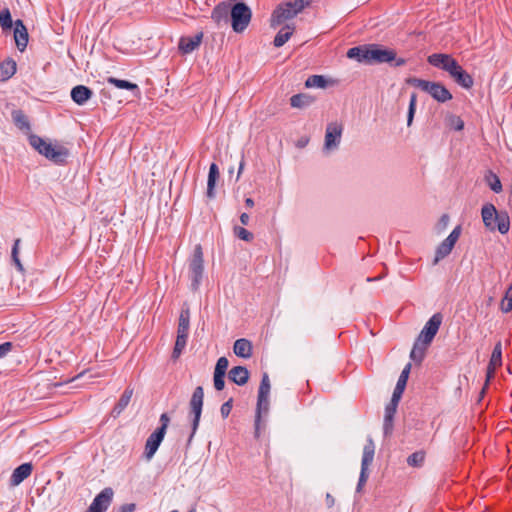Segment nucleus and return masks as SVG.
I'll list each match as a JSON object with an SVG mask.
<instances>
[{"instance_id":"4d7b16f0","label":"nucleus","mask_w":512,"mask_h":512,"mask_svg":"<svg viewBox=\"0 0 512 512\" xmlns=\"http://www.w3.org/2000/svg\"><path fill=\"white\" fill-rule=\"evenodd\" d=\"M18 240L16 241L14 247H13V251H12V255H13V258H14V261L17 265V267L22 270V264L20 263L19 259L17 258L16 254H17V245H18Z\"/></svg>"},{"instance_id":"7ed1b4c3","label":"nucleus","mask_w":512,"mask_h":512,"mask_svg":"<svg viewBox=\"0 0 512 512\" xmlns=\"http://www.w3.org/2000/svg\"><path fill=\"white\" fill-rule=\"evenodd\" d=\"M29 143L41 155L55 163L64 162L69 155L65 147L53 144L37 135H30Z\"/></svg>"},{"instance_id":"a878e982","label":"nucleus","mask_w":512,"mask_h":512,"mask_svg":"<svg viewBox=\"0 0 512 512\" xmlns=\"http://www.w3.org/2000/svg\"><path fill=\"white\" fill-rule=\"evenodd\" d=\"M16 72V62L8 59L0 63V81L10 79Z\"/></svg>"},{"instance_id":"bb28decb","label":"nucleus","mask_w":512,"mask_h":512,"mask_svg":"<svg viewBox=\"0 0 512 512\" xmlns=\"http://www.w3.org/2000/svg\"><path fill=\"white\" fill-rule=\"evenodd\" d=\"M314 102V98L308 94H296L290 98V104L293 108H306Z\"/></svg>"},{"instance_id":"1a4fd4ad","label":"nucleus","mask_w":512,"mask_h":512,"mask_svg":"<svg viewBox=\"0 0 512 512\" xmlns=\"http://www.w3.org/2000/svg\"><path fill=\"white\" fill-rule=\"evenodd\" d=\"M204 271L203 252L200 245L194 249L192 259L189 263V276L192 280V289L197 290Z\"/></svg>"},{"instance_id":"603ef678","label":"nucleus","mask_w":512,"mask_h":512,"mask_svg":"<svg viewBox=\"0 0 512 512\" xmlns=\"http://www.w3.org/2000/svg\"><path fill=\"white\" fill-rule=\"evenodd\" d=\"M231 409H232V404H231V400L225 402L221 408H220V412H221V415L226 418L230 412H231Z\"/></svg>"},{"instance_id":"c756f323","label":"nucleus","mask_w":512,"mask_h":512,"mask_svg":"<svg viewBox=\"0 0 512 512\" xmlns=\"http://www.w3.org/2000/svg\"><path fill=\"white\" fill-rule=\"evenodd\" d=\"M398 405L389 403L385 408V416H384V433L389 434L392 430V419L396 412Z\"/></svg>"},{"instance_id":"6ab92c4d","label":"nucleus","mask_w":512,"mask_h":512,"mask_svg":"<svg viewBox=\"0 0 512 512\" xmlns=\"http://www.w3.org/2000/svg\"><path fill=\"white\" fill-rule=\"evenodd\" d=\"M231 15V7L226 3L217 5L212 12V19L218 24H227Z\"/></svg>"},{"instance_id":"4c0bfd02","label":"nucleus","mask_w":512,"mask_h":512,"mask_svg":"<svg viewBox=\"0 0 512 512\" xmlns=\"http://www.w3.org/2000/svg\"><path fill=\"white\" fill-rule=\"evenodd\" d=\"M417 96L413 93L410 97L408 115H407V126H411L413 123L414 115L416 112Z\"/></svg>"},{"instance_id":"8fccbe9b","label":"nucleus","mask_w":512,"mask_h":512,"mask_svg":"<svg viewBox=\"0 0 512 512\" xmlns=\"http://www.w3.org/2000/svg\"><path fill=\"white\" fill-rule=\"evenodd\" d=\"M217 178L208 177L207 181V197L213 198L214 197V188L216 185Z\"/></svg>"},{"instance_id":"72a5a7b5","label":"nucleus","mask_w":512,"mask_h":512,"mask_svg":"<svg viewBox=\"0 0 512 512\" xmlns=\"http://www.w3.org/2000/svg\"><path fill=\"white\" fill-rule=\"evenodd\" d=\"M326 84L327 80L321 75L310 76L305 82V86L308 88H325Z\"/></svg>"},{"instance_id":"f03ea898","label":"nucleus","mask_w":512,"mask_h":512,"mask_svg":"<svg viewBox=\"0 0 512 512\" xmlns=\"http://www.w3.org/2000/svg\"><path fill=\"white\" fill-rule=\"evenodd\" d=\"M310 3L311 0H289L279 4L271 14V28H276L286 21L293 19Z\"/></svg>"},{"instance_id":"49530a36","label":"nucleus","mask_w":512,"mask_h":512,"mask_svg":"<svg viewBox=\"0 0 512 512\" xmlns=\"http://www.w3.org/2000/svg\"><path fill=\"white\" fill-rule=\"evenodd\" d=\"M449 221H450V218L448 215H446V214L442 215L436 225L437 232L438 233L444 232L449 225Z\"/></svg>"},{"instance_id":"09e8293b","label":"nucleus","mask_w":512,"mask_h":512,"mask_svg":"<svg viewBox=\"0 0 512 512\" xmlns=\"http://www.w3.org/2000/svg\"><path fill=\"white\" fill-rule=\"evenodd\" d=\"M225 375L214 373V387L216 390L221 391L225 386L224 382Z\"/></svg>"},{"instance_id":"6e6d98bb","label":"nucleus","mask_w":512,"mask_h":512,"mask_svg":"<svg viewBox=\"0 0 512 512\" xmlns=\"http://www.w3.org/2000/svg\"><path fill=\"white\" fill-rule=\"evenodd\" d=\"M130 398H131V392H129V393H127V392H126V393L121 397V399H120V401H119V406H120L121 408L126 407V406L128 405V403H129V401H130Z\"/></svg>"},{"instance_id":"412c9836","label":"nucleus","mask_w":512,"mask_h":512,"mask_svg":"<svg viewBox=\"0 0 512 512\" xmlns=\"http://www.w3.org/2000/svg\"><path fill=\"white\" fill-rule=\"evenodd\" d=\"M92 96V91L84 86L78 85L71 90V98L78 105H84Z\"/></svg>"},{"instance_id":"393cba45","label":"nucleus","mask_w":512,"mask_h":512,"mask_svg":"<svg viewBox=\"0 0 512 512\" xmlns=\"http://www.w3.org/2000/svg\"><path fill=\"white\" fill-rule=\"evenodd\" d=\"M270 393V380L267 374H264L262 377V381L259 387L258 394V409L260 410L262 406H267L268 404V396ZM267 407H265L266 409Z\"/></svg>"},{"instance_id":"69168bd1","label":"nucleus","mask_w":512,"mask_h":512,"mask_svg":"<svg viewBox=\"0 0 512 512\" xmlns=\"http://www.w3.org/2000/svg\"><path fill=\"white\" fill-rule=\"evenodd\" d=\"M171 512H178V511H177V510H173V511H171Z\"/></svg>"},{"instance_id":"dca6fc26","label":"nucleus","mask_w":512,"mask_h":512,"mask_svg":"<svg viewBox=\"0 0 512 512\" xmlns=\"http://www.w3.org/2000/svg\"><path fill=\"white\" fill-rule=\"evenodd\" d=\"M203 34L198 33L191 37H182L179 41V49L182 53L187 54L199 47Z\"/></svg>"},{"instance_id":"f3484780","label":"nucleus","mask_w":512,"mask_h":512,"mask_svg":"<svg viewBox=\"0 0 512 512\" xmlns=\"http://www.w3.org/2000/svg\"><path fill=\"white\" fill-rule=\"evenodd\" d=\"M14 38L20 51H23L28 43V32L21 20L15 22Z\"/></svg>"},{"instance_id":"f257e3e1","label":"nucleus","mask_w":512,"mask_h":512,"mask_svg":"<svg viewBox=\"0 0 512 512\" xmlns=\"http://www.w3.org/2000/svg\"><path fill=\"white\" fill-rule=\"evenodd\" d=\"M428 62L446 71L450 77L463 88L470 89L473 86L474 81L472 76L468 74L451 55L435 53L428 57Z\"/></svg>"},{"instance_id":"ea45409f","label":"nucleus","mask_w":512,"mask_h":512,"mask_svg":"<svg viewBox=\"0 0 512 512\" xmlns=\"http://www.w3.org/2000/svg\"><path fill=\"white\" fill-rule=\"evenodd\" d=\"M425 454L421 451L415 452L412 455H410L407 459V463L410 466H421L424 462Z\"/></svg>"},{"instance_id":"de8ad7c7","label":"nucleus","mask_w":512,"mask_h":512,"mask_svg":"<svg viewBox=\"0 0 512 512\" xmlns=\"http://www.w3.org/2000/svg\"><path fill=\"white\" fill-rule=\"evenodd\" d=\"M405 388L404 387H400V386H397L395 387L394 389V392H393V395H392V399H391V402L392 404H395V405H398L401 397H402V394L404 392Z\"/></svg>"},{"instance_id":"0e129e2a","label":"nucleus","mask_w":512,"mask_h":512,"mask_svg":"<svg viewBox=\"0 0 512 512\" xmlns=\"http://www.w3.org/2000/svg\"><path fill=\"white\" fill-rule=\"evenodd\" d=\"M188 512H197L196 509L192 508L191 510H189Z\"/></svg>"},{"instance_id":"4468645a","label":"nucleus","mask_w":512,"mask_h":512,"mask_svg":"<svg viewBox=\"0 0 512 512\" xmlns=\"http://www.w3.org/2000/svg\"><path fill=\"white\" fill-rule=\"evenodd\" d=\"M165 434L163 433V429H157L153 432L147 439L145 444L144 455L147 460L153 458L156 453L159 445L161 444Z\"/></svg>"},{"instance_id":"e433bc0d","label":"nucleus","mask_w":512,"mask_h":512,"mask_svg":"<svg viewBox=\"0 0 512 512\" xmlns=\"http://www.w3.org/2000/svg\"><path fill=\"white\" fill-rule=\"evenodd\" d=\"M186 342H187V337L186 336L177 335L176 342H175V347H174V350H173V353H172V357L174 359L179 358V356L181 355L183 349L186 346Z\"/></svg>"},{"instance_id":"c03bdc74","label":"nucleus","mask_w":512,"mask_h":512,"mask_svg":"<svg viewBox=\"0 0 512 512\" xmlns=\"http://www.w3.org/2000/svg\"><path fill=\"white\" fill-rule=\"evenodd\" d=\"M234 233L238 238L244 241L249 242L253 239V234L243 227H235Z\"/></svg>"},{"instance_id":"b1692460","label":"nucleus","mask_w":512,"mask_h":512,"mask_svg":"<svg viewBox=\"0 0 512 512\" xmlns=\"http://www.w3.org/2000/svg\"><path fill=\"white\" fill-rule=\"evenodd\" d=\"M294 31H295L294 24H286L276 34L274 41H273L274 46L277 48L282 47L290 39V37L293 35Z\"/></svg>"},{"instance_id":"ddd939ff","label":"nucleus","mask_w":512,"mask_h":512,"mask_svg":"<svg viewBox=\"0 0 512 512\" xmlns=\"http://www.w3.org/2000/svg\"><path fill=\"white\" fill-rule=\"evenodd\" d=\"M114 492L112 488L103 489L93 500L86 512H105L110 506Z\"/></svg>"},{"instance_id":"423d86ee","label":"nucleus","mask_w":512,"mask_h":512,"mask_svg":"<svg viewBox=\"0 0 512 512\" xmlns=\"http://www.w3.org/2000/svg\"><path fill=\"white\" fill-rule=\"evenodd\" d=\"M252 17L250 8L245 3H237L231 7V26L234 32L242 33L249 25Z\"/></svg>"},{"instance_id":"a211bd4d","label":"nucleus","mask_w":512,"mask_h":512,"mask_svg":"<svg viewBox=\"0 0 512 512\" xmlns=\"http://www.w3.org/2000/svg\"><path fill=\"white\" fill-rule=\"evenodd\" d=\"M32 472V465L30 463H24L17 467L10 478V483L12 486L19 485L22 481L28 478Z\"/></svg>"},{"instance_id":"f704fd0d","label":"nucleus","mask_w":512,"mask_h":512,"mask_svg":"<svg viewBox=\"0 0 512 512\" xmlns=\"http://www.w3.org/2000/svg\"><path fill=\"white\" fill-rule=\"evenodd\" d=\"M108 82L113 84L115 87H117L119 89H127V90H136V91H138V86L136 84L131 83V82L126 81V80H120V79H116V78L110 77L108 79Z\"/></svg>"},{"instance_id":"0eeeda50","label":"nucleus","mask_w":512,"mask_h":512,"mask_svg":"<svg viewBox=\"0 0 512 512\" xmlns=\"http://www.w3.org/2000/svg\"><path fill=\"white\" fill-rule=\"evenodd\" d=\"M343 124L337 121L330 122L326 126L323 151L331 153L338 149L343 134Z\"/></svg>"},{"instance_id":"5fc2aeb1","label":"nucleus","mask_w":512,"mask_h":512,"mask_svg":"<svg viewBox=\"0 0 512 512\" xmlns=\"http://www.w3.org/2000/svg\"><path fill=\"white\" fill-rule=\"evenodd\" d=\"M208 177L217 178L219 177V170L218 166L215 163H212L209 168V174Z\"/></svg>"},{"instance_id":"7c9ffc66","label":"nucleus","mask_w":512,"mask_h":512,"mask_svg":"<svg viewBox=\"0 0 512 512\" xmlns=\"http://www.w3.org/2000/svg\"><path fill=\"white\" fill-rule=\"evenodd\" d=\"M485 182L490 187V189L495 193H500L502 191L501 181L499 177L492 171H488L485 174Z\"/></svg>"},{"instance_id":"20e7f679","label":"nucleus","mask_w":512,"mask_h":512,"mask_svg":"<svg viewBox=\"0 0 512 512\" xmlns=\"http://www.w3.org/2000/svg\"><path fill=\"white\" fill-rule=\"evenodd\" d=\"M407 83L428 93L438 102H446L452 99V94L441 83L419 78H409Z\"/></svg>"},{"instance_id":"3c124183","label":"nucleus","mask_w":512,"mask_h":512,"mask_svg":"<svg viewBox=\"0 0 512 512\" xmlns=\"http://www.w3.org/2000/svg\"><path fill=\"white\" fill-rule=\"evenodd\" d=\"M12 343L11 342H5L0 345V359L4 358L8 353L12 350Z\"/></svg>"},{"instance_id":"473e14b6","label":"nucleus","mask_w":512,"mask_h":512,"mask_svg":"<svg viewBox=\"0 0 512 512\" xmlns=\"http://www.w3.org/2000/svg\"><path fill=\"white\" fill-rule=\"evenodd\" d=\"M496 228L501 234H505L509 231L510 220L506 213L499 214L498 218L495 221V229Z\"/></svg>"},{"instance_id":"58836bf2","label":"nucleus","mask_w":512,"mask_h":512,"mask_svg":"<svg viewBox=\"0 0 512 512\" xmlns=\"http://www.w3.org/2000/svg\"><path fill=\"white\" fill-rule=\"evenodd\" d=\"M0 25L3 29H10L13 25L11 13L8 9H4L0 14Z\"/></svg>"},{"instance_id":"2eb2a0df","label":"nucleus","mask_w":512,"mask_h":512,"mask_svg":"<svg viewBox=\"0 0 512 512\" xmlns=\"http://www.w3.org/2000/svg\"><path fill=\"white\" fill-rule=\"evenodd\" d=\"M502 365V344L501 342H498L491 354L490 361L487 367V377H486V384L487 386L488 382L491 378H493L494 373L498 367Z\"/></svg>"},{"instance_id":"6e6552de","label":"nucleus","mask_w":512,"mask_h":512,"mask_svg":"<svg viewBox=\"0 0 512 512\" xmlns=\"http://www.w3.org/2000/svg\"><path fill=\"white\" fill-rule=\"evenodd\" d=\"M375 454V445L371 438L367 440V444L363 448V457L361 462V472L359 481L356 487L358 493L362 492L368 477H369V465L372 463Z\"/></svg>"},{"instance_id":"c85d7f7f","label":"nucleus","mask_w":512,"mask_h":512,"mask_svg":"<svg viewBox=\"0 0 512 512\" xmlns=\"http://www.w3.org/2000/svg\"><path fill=\"white\" fill-rule=\"evenodd\" d=\"M367 45L350 48L347 52V57L355 59L358 62L367 63Z\"/></svg>"},{"instance_id":"a18cd8bd","label":"nucleus","mask_w":512,"mask_h":512,"mask_svg":"<svg viewBox=\"0 0 512 512\" xmlns=\"http://www.w3.org/2000/svg\"><path fill=\"white\" fill-rule=\"evenodd\" d=\"M449 125L451 128L460 131L464 127V122L459 116L451 115L449 117Z\"/></svg>"},{"instance_id":"aec40b11","label":"nucleus","mask_w":512,"mask_h":512,"mask_svg":"<svg viewBox=\"0 0 512 512\" xmlns=\"http://www.w3.org/2000/svg\"><path fill=\"white\" fill-rule=\"evenodd\" d=\"M481 214L484 225L490 230H495V221L499 216L496 208L492 204H486L483 206Z\"/></svg>"},{"instance_id":"37998d69","label":"nucleus","mask_w":512,"mask_h":512,"mask_svg":"<svg viewBox=\"0 0 512 512\" xmlns=\"http://www.w3.org/2000/svg\"><path fill=\"white\" fill-rule=\"evenodd\" d=\"M410 370H411V364L408 363L404 369L402 370L400 376H399V379L397 381V386H400V387H406V384H407V380H408V377H409V374H410Z\"/></svg>"},{"instance_id":"bf43d9fd","label":"nucleus","mask_w":512,"mask_h":512,"mask_svg":"<svg viewBox=\"0 0 512 512\" xmlns=\"http://www.w3.org/2000/svg\"><path fill=\"white\" fill-rule=\"evenodd\" d=\"M326 502H327L328 507H332L335 504V499L333 498V496L331 494L327 493L326 494Z\"/></svg>"},{"instance_id":"9b49d317","label":"nucleus","mask_w":512,"mask_h":512,"mask_svg":"<svg viewBox=\"0 0 512 512\" xmlns=\"http://www.w3.org/2000/svg\"><path fill=\"white\" fill-rule=\"evenodd\" d=\"M460 235L461 227L457 226L453 229L449 236L438 246L436 250L434 264H437L441 259L445 258L451 253Z\"/></svg>"},{"instance_id":"79ce46f5","label":"nucleus","mask_w":512,"mask_h":512,"mask_svg":"<svg viewBox=\"0 0 512 512\" xmlns=\"http://www.w3.org/2000/svg\"><path fill=\"white\" fill-rule=\"evenodd\" d=\"M228 366H229L228 359L226 357H220L216 363L214 373L225 375Z\"/></svg>"},{"instance_id":"2f4dec72","label":"nucleus","mask_w":512,"mask_h":512,"mask_svg":"<svg viewBox=\"0 0 512 512\" xmlns=\"http://www.w3.org/2000/svg\"><path fill=\"white\" fill-rule=\"evenodd\" d=\"M427 348V345L420 343L419 341L416 340L410 353L411 359L420 363L425 356Z\"/></svg>"},{"instance_id":"4be33fe9","label":"nucleus","mask_w":512,"mask_h":512,"mask_svg":"<svg viewBox=\"0 0 512 512\" xmlns=\"http://www.w3.org/2000/svg\"><path fill=\"white\" fill-rule=\"evenodd\" d=\"M233 352L238 357L250 358L252 356V344L245 338L238 339L234 342Z\"/></svg>"},{"instance_id":"052dcab7","label":"nucleus","mask_w":512,"mask_h":512,"mask_svg":"<svg viewBox=\"0 0 512 512\" xmlns=\"http://www.w3.org/2000/svg\"><path fill=\"white\" fill-rule=\"evenodd\" d=\"M240 222L243 224V225H247L249 223V215L247 213H242L240 215Z\"/></svg>"},{"instance_id":"5701e85b","label":"nucleus","mask_w":512,"mask_h":512,"mask_svg":"<svg viewBox=\"0 0 512 512\" xmlns=\"http://www.w3.org/2000/svg\"><path fill=\"white\" fill-rule=\"evenodd\" d=\"M229 379L237 385H244L249 379V371L243 366H235L229 371Z\"/></svg>"},{"instance_id":"864d4df0","label":"nucleus","mask_w":512,"mask_h":512,"mask_svg":"<svg viewBox=\"0 0 512 512\" xmlns=\"http://www.w3.org/2000/svg\"><path fill=\"white\" fill-rule=\"evenodd\" d=\"M160 421H161V427H159L158 429H163V433L165 434L166 433V429L168 427V424H169V417L167 416V414H162L161 417H160Z\"/></svg>"},{"instance_id":"a19ab883","label":"nucleus","mask_w":512,"mask_h":512,"mask_svg":"<svg viewBox=\"0 0 512 512\" xmlns=\"http://www.w3.org/2000/svg\"><path fill=\"white\" fill-rule=\"evenodd\" d=\"M13 118L16 123V125L22 129V130H29V123L26 119V117L21 114L20 112L13 113Z\"/></svg>"},{"instance_id":"13d9d810","label":"nucleus","mask_w":512,"mask_h":512,"mask_svg":"<svg viewBox=\"0 0 512 512\" xmlns=\"http://www.w3.org/2000/svg\"><path fill=\"white\" fill-rule=\"evenodd\" d=\"M135 508L136 506L133 503L125 504L120 508V512H134Z\"/></svg>"},{"instance_id":"e2e57ef3","label":"nucleus","mask_w":512,"mask_h":512,"mask_svg":"<svg viewBox=\"0 0 512 512\" xmlns=\"http://www.w3.org/2000/svg\"><path fill=\"white\" fill-rule=\"evenodd\" d=\"M245 204L248 208H252L254 206V201L252 198H246Z\"/></svg>"},{"instance_id":"9d476101","label":"nucleus","mask_w":512,"mask_h":512,"mask_svg":"<svg viewBox=\"0 0 512 512\" xmlns=\"http://www.w3.org/2000/svg\"><path fill=\"white\" fill-rule=\"evenodd\" d=\"M442 323V315L440 313L434 314L425 324L424 328L421 330L418 338L416 339L420 343H423L427 346L430 345L433 338L437 334L440 325Z\"/></svg>"},{"instance_id":"39448f33","label":"nucleus","mask_w":512,"mask_h":512,"mask_svg":"<svg viewBox=\"0 0 512 512\" xmlns=\"http://www.w3.org/2000/svg\"><path fill=\"white\" fill-rule=\"evenodd\" d=\"M367 64L389 63L395 61V66L405 64L403 58H397L393 49L386 48L377 44L367 45Z\"/></svg>"},{"instance_id":"f8f14e48","label":"nucleus","mask_w":512,"mask_h":512,"mask_svg":"<svg viewBox=\"0 0 512 512\" xmlns=\"http://www.w3.org/2000/svg\"><path fill=\"white\" fill-rule=\"evenodd\" d=\"M203 398H204L203 388L201 386L196 387L192 394L191 400H190V408H191L192 413L194 414L191 437L195 434V432L199 426L200 417H201V413H202Z\"/></svg>"},{"instance_id":"cd10ccee","label":"nucleus","mask_w":512,"mask_h":512,"mask_svg":"<svg viewBox=\"0 0 512 512\" xmlns=\"http://www.w3.org/2000/svg\"><path fill=\"white\" fill-rule=\"evenodd\" d=\"M190 323V312L188 309L182 310L179 316L177 335L188 337Z\"/></svg>"},{"instance_id":"680f3d73","label":"nucleus","mask_w":512,"mask_h":512,"mask_svg":"<svg viewBox=\"0 0 512 512\" xmlns=\"http://www.w3.org/2000/svg\"><path fill=\"white\" fill-rule=\"evenodd\" d=\"M244 165H245V163H244V160L242 159L240 161V164H239V169H238V173H237V180L240 178V176H241V174L243 172Z\"/></svg>"},{"instance_id":"c9c22d12","label":"nucleus","mask_w":512,"mask_h":512,"mask_svg":"<svg viewBox=\"0 0 512 512\" xmlns=\"http://www.w3.org/2000/svg\"><path fill=\"white\" fill-rule=\"evenodd\" d=\"M500 308L504 313H508L512 310V285L507 289L501 300Z\"/></svg>"}]
</instances>
